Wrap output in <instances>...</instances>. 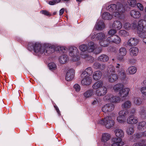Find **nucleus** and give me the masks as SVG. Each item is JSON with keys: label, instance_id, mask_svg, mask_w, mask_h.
<instances>
[{"label": "nucleus", "instance_id": "obj_26", "mask_svg": "<svg viewBox=\"0 0 146 146\" xmlns=\"http://www.w3.org/2000/svg\"><path fill=\"white\" fill-rule=\"evenodd\" d=\"M103 85L102 81L99 80L95 82L92 85V87L93 89L97 90L102 87Z\"/></svg>", "mask_w": 146, "mask_h": 146}, {"label": "nucleus", "instance_id": "obj_44", "mask_svg": "<svg viewBox=\"0 0 146 146\" xmlns=\"http://www.w3.org/2000/svg\"><path fill=\"white\" fill-rule=\"evenodd\" d=\"M128 113V111L126 110H125L120 111L119 113V115L123 117H125L126 119V117Z\"/></svg>", "mask_w": 146, "mask_h": 146}, {"label": "nucleus", "instance_id": "obj_29", "mask_svg": "<svg viewBox=\"0 0 146 146\" xmlns=\"http://www.w3.org/2000/svg\"><path fill=\"white\" fill-rule=\"evenodd\" d=\"M129 51L131 56H136L138 54L139 50L137 48L134 47L130 48Z\"/></svg>", "mask_w": 146, "mask_h": 146}, {"label": "nucleus", "instance_id": "obj_48", "mask_svg": "<svg viewBox=\"0 0 146 146\" xmlns=\"http://www.w3.org/2000/svg\"><path fill=\"white\" fill-rule=\"evenodd\" d=\"M124 28L126 30H129L131 29V25L128 22H126L123 25Z\"/></svg>", "mask_w": 146, "mask_h": 146}, {"label": "nucleus", "instance_id": "obj_39", "mask_svg": "<svg viewBox=\"0 0 146 146\" xmlns=\"http://www.w3.org/2000/svg\"><path fill=\"white\" fill-rule=\"evenodd\" d=\"M137 128L139 130H144L146 129V122L142 121L139 122L137 126Z\"/></svg>", "mask_w": 146, "mask_h": 146}, {"label": "nucleus", "instance_id": "obj_9", "mask_svg": "<svg viewBox=\"0 0 146 146\" xmlns=\"http://www.w3.org/2000/svg\"><path fill=\"white\" fill-rule=\"evenodd\" d=\"M104 99L115 104L119 103L121 100V98L119 96H114L110 94H108L104 96Z\"/></svg>", "mask_w": 146, "mask_h": 146}, {"label": "nucleus", "instance_id": "obj_32", "mask_svg": "<svg viewBox=\"0 0 146 146\" xmlns=\"http://www.w3.org/2000/svg\"><path fill=\"white\" fill-rule=\"evenodd\" d=\"M130 14L132 17L136 19L139 18L141 16L139 12L135 10L131 11Z\"/></svg>", "mask_w": 146, "mask_h": 146}, {"label": "nucleus", "instance_id": "obj_6", "mask_svg": "<svg viewBox=\"0 0 146 146\" xmlns=\"http://www.w3.org/2000/svg\"><path fill=\"white\" fill-rule=\"evenodd\" d=\"M108 68V71L111 72V73L108 76L107 78L109 82L113 83L118 80V76L117 74L112 73V72L115 73V68L113 67V66L110 65L109 66Z\"/></svg>", "mask_w": 146, "mask_h": 146}, {"label": "nucleus", "instance_id": "obj_15", "mask_svg": "<svg viewBox=\"0 0 146 146\" xmlns=\"http://www.w3.org/2000/svg\"><path fill=\"white\" fill-rule=\"evenodd\" d=\"M111 137L110 135L108 133H104L102 134L101 140L104 143V145L107 146L110 144V142H107L110 139Z\"/></svg>", "mask_w": 146, "mask_h": 146}, {"label": "nucleus", "instance_id": "obj_59", "mask_svg": "<svg viewBox=\"0 0 146 146\" xmlns=\"http://www.w3.org/2000/svg\"><path fill=\"white\" fill-rule=\"evenodd\" d=\"M144 140H143L141 142H139L138 146H146V144L144 142Z\"/></svg>", "mask_w": 146, "mask_h": 146}, {"label": "nucleus", "instance_id": "obj_52", "mask_svg": "<svg viewBox=\"0 0 146 146\" xmlns=\"http://www.w3.org/2000/svg\"><path fill=\"white\" fill-rule=\"evenodd\" d=\"M135 137V139H137L139 138L143 137L142 136V132L140 133H137L136 134H134L133 135Z\"/></svg>", "mask_w": 146, "mask_h": 146}, {"label": "nucleus", "instance_id": "obj_34", "mask_svg": "<svg viewBox=\"0 0 146 146\" xmlns=\"http://www.w3.org/2000/svg\"><path fill=\"white\" fill-rule=\"evenodd\" d=\"M102 76V73L100 71H96L94 72L93 74V78L95 80H99L101 78Z\"/></svg>", "mask_w": 146, "mask_h": 146}, {"label": "nucleus", "instance_id": "obj_51", "mask_svg": "<svg viewBox=\"0 0 146 146\" xmlns=\"http://www.w3.org/2000/svg\"><path fill=\"white\" fill-rule=\"evenodd\" d=\"M100 98L98 97L95 98L92 103V105L93 106L97 105L100 102Z\"/></svg>", "mask_w": 146, "mask_h": 146}, {"label": "nucleus", "instance_id": "obj_28", "mask_svg": "<svg viewBox=\"0 0 146 146\" xmlns=\"http://www.w3.org/2000/svg\"><path fill=\"white\" fill-rule=\"evenodd\" d=\"M105 27L103 22L102 21L98 20L95 26V28L98 30H101Z\"/></svg>", "mask_w": 146, "mask_h": 146}, {"label": "nucleus", "instance_id": "obj_1", "mask_svg": "<svg viewBox=\"0 0 146 146\" xmlns=\"http://www.w3.org/2000/svg\"><path fill=\"white\" fill-rule=\"evenodd\" d=\"M28 50L31 51L33 48L36 55H49L55 51V45L48 43L42 45L38 42H30L28 45Z\"/></svg>", "mask_w": 146, "mask_h": 146}, {"label": "nucleus", "instance_id": "obj_20", "mask_svg": "<svg viewBox=\"0 0 146 146\" xmlns=\"http://www.w3.org/2000/svg\"><path fill=\"white\" fill-rule=\"evenodd\" d=\"M109 37H111L110 38L111 43H114L116 44H119L121 42V38L117 35H115L113 36H110Z\"/></svg>", "mask_w": 146, "mask_h": 146}, {"label": "nucleus", "instance_id": "obj_13", "mask_svg": "<svg viewBox=\"0 0 146 146\" xmlns=\"http://www.w3.org/2000/svg\"><path fill=\"white\" fill-rule=\"evenodd\" d=\"M90 37L92 39H94L95 37L100 41L105 39L106 35L104 33H100L96 34V33H92L90 35Z\"/></svg>", "mask_w": 146, "mask_h": 146}, {"label": "nucleus", "instance_id": "obj_7", "mask_svg": "<svg viewBox=\"0 0 146 146\" xmlns=\"http://www.w3.org/2000/svg\"><path fill=\"white\" fill-rule=\"evenodd\" d=\"M80 49L82 51L81 53L82 54H86L85 52L87 50L88 52H93L95 49V46L94 43L92 42H90L88 43V47L85 44H82L79 46Z\"/></svg>", "mask_w": 146, "mask_h": 146}, {"label": "nucleus", "instance_id": "obj_42", "mask_svg": "<svg viewBox=\"0 0 146 146\" xmlns=\"http://www.w3.org/2000/svg\"><path fill=\"white\" fill-rule=\"evenodd\" d=\"M137 70V68L135 67L131 66L129 67L127 70V71L129 72V74H133L136 72Z\"/></svg>", "mask_w": 146, "mask_h": 146}, {"label": "nucleus", "instance_id": "obj_38", "mask_svg": "<svg viewBox=\"0 0 146 146\" xmlns=\"http://www.w3.org/2000/svg\"><path fill=\"white\" fill-rule=\"evenodd\" d=\"M98 60L102 62H105L108 60L109 57L105 54H102L99 57Z\"/></svg>", "mask_w": 146, "mask_h": 146}, {"label": "nucleus", "instance_id": "obj_25", "mask_svg": "<svg viewBox=\"0 0 146 146\" xmlns=\"http://www.w3.org/2000/svg\"><path fill=\"white\" fill-rule=\"evenodd\" d=\"M114 133L116 138H121L124 137V133L123 131L121 129H115L114 131Z\"/></svg>", "mask_w": 146, "mask_h": 146}, {"label": "nucleus", "instance_id": "obj_35", "mask_svg": "<svg viewBox=\"0 0 146 146\" xmlns=\"http://www.w3.org/2000/svg\"><path fill=\"white\" fill-rule=\"evenodd\" d=\"M82 58L85 59L86 60L89 61L90 62H92L94 61L93 58L90 56L87 55L86 54H82V53L80 54Z\"/></svg>", "mask_w": 146, "mask_h": 146}, {"label": "nucleus", "instance_id": "obj_55", "mask_svg": "<svg viewBox=\"0 0 146 146\" xmlns=\"http://www.w3.org/2000/svg\"><path fill=\"white\" fill-rule=\"evenodd\" d=\"M74 88L76 92H78L80 91V86L78 84H75L74 86Z\"/></svg>", "mask_w": 146, "mask_h": 146}, {"label": "nucleus", "instance_id": "obj_46", "mask_svg": "<svg viewBox=\"0 0 146 146\" xmlns=\"http://www.w3.org/2000/svg\"><path fill=\"white\" fill-rule=\"evenodd\" d=\"M126 120L125 117H123L119 115L117 118V121L120 123H124L125 122Z\"/></svg>", "mask_w": 146, "mask_h": 146}, {"label": "nucleus", "instance_id": "obj_61", "mask_svg": "<svg viewBox=\"0 0 146 146\" xmlns=\"http://www.w3.org/2000/svg\"><path fill=\"white\" fill-rule=\"evenodd\" d=\"M135 112V108H132L131 110L130 114H134Z\"/></svg>", "mask_w": 146, "mask_h": 146}, {"label": "nucleus", "instance_id": "obj_12", "mask_svg": "<svg viewBox=\"0 0 146 146\" xmlns=\"http://www.w3.org/2000/svg\"><path fill=\"white\" fill-rule=\"evenodd\" d=\"M127 50L124 47H121L119 48L117 58L120 61H123L124 60V57L126 55Z\"/></svg>", "mask_w": 146, "mask_h": 146}, {"label": "nucleus", "instance_id": "obj_2", "mask_svg": "<svg viewBox=\"0 0 146 146\" xmlns=\"http://www.w3.org/2000/svg\"><path fill=\"white\" fill-rule=\"evenodd\" d=\"M128 6L126 5L123 6V5L117 3V5L112 4L108 6L107 8L109 11L111 13L117 18L120 19L121 14L125 11L129 10Z\"/></svg>", "mask_w": 146, "mask_h": 146}, {"label": "nucleus", "instance_id": "obj_10", "mask_svg": "<svg viewBox=\"0 0 146 146\" xmlns=\"http://www.w3.org/2000/svg\"><path fill=\"white\" fill-rule=\"evenodd\" d=\"M81 77L82 79L81 84L83 86H88L92 83V78L89 76H86L81 74Z\"/></svg>", "mask_w": 146, "mask_h": 146}, {"label": "nucleus", "instance_id": "obj_56", "mask_svg": "<svg viewBox=\"0 0 146 146\" xmlns=\"http://www.w3.org/2000/svg\"><path fill=\"white\" fill-rule=\"evenodd\" d=\"M137 6L138 8L141 11H143V7L141 3H138L137 4Z\"/></svg>", "mask_w": 146, "mask_h": 146}, {"label": "nucleus", "instance_id": "obj_41", "mask_svg": "<svg viewBox=\"0 0 146 146\" xmlns=\"http://www.w3.org/2000/svg\"><path fill=\"white\" fill-rule=\"evenodd\" d=\"M133 103L135 105L139 106L142 103L141 99L139 97H135L133 99Z\"/></svg>", "mask_w": 146, "mask_h": 146}, {"label": "nucleus", "instance_id": "obj_3", "mask_svg": "<svg viewBox=\"0 0 146 146\" xmlns=\"http://www.w3.org/2000/svg\"><path fill=\"white\" fill-rule=\"evenodd\" d=\"M137 29L139 37L142 38L143 42L146 43V21L143 20L139 21Z\"/></svg>", "mask_w": 146, "mask_h": 146}, {"label": "nucleus", "instance_id": "obj_33", "mask_svg": "<svg viewBox=\"0 0 146 146\" xmlns=\"http://www.w3.org/2000/svg\"><path fill=\"white\" fill-rule=\"evenodd\" d=\"M140 110L139 111L140 117L143 119L146 118V110L145 107L141 106L140 107Z\"/></svg>", "mask_w": 146, "mask_h": 146}, {"label": "nucleus", "instance_id": "obj_58", "mask_svg": "<svg viewBox=\"0 0 146 146\" xmlns=\"http://www.w3.org/2000/svg\"><path fill=\"white\" fill-rule=\"evenodd\" d=\"M102 50V48L101 47H99L97 49H96V50L95 51L96 54H98L101 52Z\"/></svg>", "mask_w": 146, "mask_h": 146}, {"label": "nucleus", "instance_id": "obj_19", "mask_svg": "<svg viewBox=\"0 0 146 146\" xmlns=\"http://www.w3.org/2000/svg\"><path fill=\"white\" fill-rule=\"evenodd\" d=\"M138 121V118L133 115L129 116L127 119V122L129 124H136Z\"/></svg>", "mask_w": 146, "mask_h": 146}, {"label": "nucleus", "instance_id": "obj_24", "mask_svg": "<svg viewBox=\"0 0 146 146\" xmlns=\"http://www.w3.org/2000/svg\"><path fill=\"white\" fill-rule=\"evenodd\" d=\"M111 37L109 36L106 39L105 38V39L100 41L99 43L100 46L103 47H106L108 46L111 43L110 41Z\"/></svg>", "mask_w": 146, "mask_h": 146}, {"label": "nucleus", "instance_id": "obj_30", "mask_svg": "<svg viewBox=\"0 0 146 146\" xmlns=\"http://www.w3.org/2000/svg\"><path fill=\"white\" fill-rule=\"evenodd\" d=\"M131 106V102L129 100L125 101L121 105L122 108L123 109L126 110L130 108Z\"/></svg>", "mask_w": 146, "mask_h": 146}, {"label": "nucleus", "instance_id": "obj_37", "mask_svg": "<svg viewBox=\"0 0 146 146\" xmlns=\"http://www.w3.org/2000/svg\"><path fill=\"white\" fill-rule=\"evenodd\" d=\"M134 127L133 125L128 126L126 130V132L128 135H131L134 132Z\"/></svg>", "mask_w": 146, "mask_h": 146}, {"label": "nucleus", "instance_id": "obj_50", "mask_svg": "<svg viewBox=\"0 0 146 146\" xmlns=\"http://www.w3.org/2000/svg\"><path fill=\"white\" fill-rule=\"evenodd\" d=\"M127 2L129 5L132 7H134L136 4V0H127Z\"/></svg>", "mask_w": 146, "mask_h": 146}, {"label": "nucleus", "instance_id": "obj_63", "mask_svg": "<svg viewBox=\"0 0 146 146\" xmlns=\"http://www.w3.org/2000/svg\"><path fill=\"white\" fill-rule=\"evenodd\" d=\"M131 25V28L132 29H135L137 27V25L135 23H133Z\"/></svg>", "mask_w": 146, "mask_h": 146}, {"label": "nucleus", "instance_id": "obj_17", "mask_svg": "<svg viewBox=\"0 0 146 146\" xmlns=\"http://www.w3.org/2000/svg\"><path fill=\"white\" fill-rule=\"evenodd\" d=\"M75 72L74 69H71L69 70L66 73L65 79L67 81L72 80L74 77Z\"/></svg>", "mask_w": 146, "mask_h": 146}, {"label": "nucleus", "instance_id": "obj_64", "mask_svg": "<svg viewBox=\"0 0 146 146\" xmlns=\"http://www.w3.org/2000/svg\"><path fill=\"white\" fill-rule=\"evenodd\" d=\"M142 134L143 137L146 138V131L142 132Z\"/></svg>", "mask_w": 146, "mask_h": 146}, {"label": "nucleus", "instance_id": "obj_4", "mask_svg": "<svg viewBox=\"0 0 146 146\" xmlns=\"http://www.w3.org/2000/svg\"><path fill=\"white\" fill-rule=\"evenodd\" d=\"M98 123L104 126L107 129H110L113 127L115 125V121L111 117L106 116L103 119H100L98 121Z\"/></svg>", "mask_w": 146, "mask_h": 146}, {"label": "nucleus", "instance_id": "obj_62", "mask_svg": "<svg viewBox=\"0 0 146 146\" xmlns=\"http://www.w3.org/2000/svg\"><path fill=\"white\" fill-rule=\"evenodd\" d=\"M64 8H62L59 11V15H62L64 12Z\"/></svg>", "mask_w": 146, "mask_h": 146}, {"label": "nucleus", "instance_id": "obj_31", "mask_svg": "<svg viewBox=\"0 0 146 146\" xmlns=\"http://www.w3.org/2000/svg\"><path fill=\"white\" fill-rule=\"evenodd\" d=\"M93 73V71L92 68L90 67H88L82 72L81 74H83L86 76H92Z\"/></svg>", "mask_w": 146, "mask_h": 146}, {"label": "nucleus", "instance_id": "obj_21", "mask_svg": "<svg viewBox=\"0 0 146 146\" xmlns=\"http://www.w3.org/2000/svg\"><path fill=\"white\" fill-rule=\"evenodd\" d=\"M129 91L130 89L128 88H123L119 92V94L121 97L124 98L128 95Z\"/></svg>", "mask_w": 146, "mask_h": 146}, {"label": "nucleus", "instance_id": "obj_45", "mask_svg": "<svg viewBox=\"0 0 146 146\" xmlns=\"http://www.w3.org/2000/svg\"><path fill=\"white\" fill-rule=\"evenodd\" d=\"M119 35L122 37H126L129 35V33L125 30H120L119 32Z\"/></svg>", "mask_w": 146, "mask_h": 146}, {"label": "nucleus", "instance_id": "obj_5", "mask_svg": "<svg viewBox=\"0 0 146 146\" xmlns=\"http://www.w3.org/2000/svg\"><path fill=\"white\" fill-rule=\"evenodd\" d=\"M55 51H58L60 54H63L62 56H60L59 58V60L60 63L62 64H64L66 63L68 60V58L65 53L66 51L65 47L60 46H55Z\"/></svg>", "mask_w": 146, "mask_h": 146}, {"label": "nucleus", "instance_id": "obj_11", "mask_svg": "<svg viewBox=\"0 0 146 146\" xmlns=\"http://www.w3.org/2000/svg\"><path fill=\"white\" fill-rule=\"evenodd\" d=\"M120 66V65L119 64H117L115 66L116 69H115V72L117 71L119 72V75L120 77V78L121 79V81L124 83L125 80L126 82L127 80V78H126V75L125 73V71L124 70H121L119 71V69ZM113 67L115 68L114 66Z\"/></svg>", "mask_w": 146, "mask_h": 146}, {"label": "nucleus", "instance_id": "obj_54", "mask_svg": "<svg viewBox=\"0 0 146 146\" xmlns=\"http://www.w3.org/2000/svg\"><path fill=\"white\" fill-rule=\"evenodd\" d=\"M140 91L142 94L146 96V86L141 87Z\"/></svg>", "mask_w": 146, "mask_h": 146}, {"label": "nucleus", "instance_id": "obj_23", "mask_svg": "<svg viewBox=\"0 0 146 146\" xmlns=\"http://www.w3.org/2000/svg\"><path fill=\"white\" fill-rule=\"evenodd\" d=\"M112 28L118 31L120 30L122 27L121 23L119 21H114L112 25Z\"/></svg>", "mask_w": 146, "mask_h": 146}, {"label": "nucleus", "instance_id": "obj_57", "mask_svg": "<svg viewBox=\"0 0 146 146\" xmlns=\"http://www.w3.org/2000/svg\"><path fill=\"white\" fill-rule=\"evenodd\" d=\"M129 62L131 64H134L136 63L137 60L135 58H131L129 60Z\"/></svg>", "mask_w": 146, "mask_h": 146}, {"label": "nucleus", "instance_id": "obj_16", "mask_svg": "<svg viewBox=\"0 0 146 146\" xmlns=\"http://www.w3.org/2000/svg\"><path fill=\"white\" fill-rule=\"evenodd\" d=\"M139 42L138 39L136 38H131L128 40L126 44L128 46L132 47L137 45Z\"/></svg>", "mask_w": 146, "mask_h": 146}, {"label": "nucleus", "instance_id": "obj_14", "mask_svg": "<svg viewBox=\"0 0 146 146\" xmlns=\"http://www.w3.org/2000/svg\"><path fill=\"white\" fill-rule=\"evenodd\" d=\"M112 143L111 144V146H122L124 144L121 138H113L112 139Z\"/></svg>", "mask_w": 146, "mask_h": 146}, {"label": "nucleus", "instance_id": "obj_22", "mask_svg": "<svg viewBox=\"0 0 146 146\" xmlns=\"http://www.w3.org/2000/svg\"><path fill=\"white\" fill-rule=\"evenodd\" d=\"M107 88L105 86H102L99 90H96V94L98 96H103L107 93Z\"/></svg>", "mask_w": 146, "mask_h": 146}, {"label": "nucleus", "instance_id": "obj_40", "mask_svg": "<svg viewBox=\"0 0 146 146\" xmlns=\"http://www.w3.org/2000/svg\"><path fill=\"white\" fill-rule=\"evenodd\" d=\"M124 87L123 85L121 84L118 83L114 86L113 89L116 92H119Z\"/></svg>", "mask_w": 146, "mask_h": 146}, {"label": "nucleus", "instance_id": "obj_49", "mask_svg": "<svg viewBox=\"0 0 146 146\" xmlns=\"http://www.w3.org/2000/svg\"><path fill=\"white\" fill-rule=\"evenodd\" d=\"M117 32V31L114 29H111L108 32V34L110 36H113Z\"/></svg>", "mask_w": 146, "mask_h": 146}, {"label": "nucleus", "instance_id": "obj_60", "mask_svg": "<svg viewBox=\"0 0 146 146\" xmlns=\"http://www.w3.org/2000/svg\"><path fill=\"white\" fill-rule=\"evenodd\" d=\"M40 12L42 14L46 15H49V14L48 12L46 11H40Z\"/></svg>", "mask_w": 146, "mask_h": 146}, {"label": "nucleus", "instance_id": "obj_18", "mask_svg": "<svg viewBox=\"0 0 146 146\" xmlns=\"http://www.w3.org/2000/svg\"><path fill=\"white\" fill-rule=\"evenodd\" d=\"M114 108V105L111 103L107 104L104 106L102 108L103 112H110L113 111Z\"/></svg>", "mask_w": 146, "mask_h": 146}, {"label": "nucleus", "instance_id": "obj_47", "mask_svg": "<svg viewBox=\"0 0 146 146\" xmlns=\"http://www.w3.org/2000/svg\"><path fill=\"white\" fill-rule=\"evenodd\" d=\"M48 66L50 69L52 71L54 70L56 68V64L53 62L49 63L48 64Z\"/></svg>", "mask_w": 146, "mask_h": 146}, {"label": "nucleus", "instance_id": "obj_27", "mask_svg": "<svg viewBox=\"0 0 146 146\" xmlns=\"http://www.w3.org/2000/svg\"><path fill=\"white\" fill-rule=\"evenodd\" d=\"M94 95V92L92 89H88L83 94L85 98L87 99L91 97Z\"/></svg>", "mask_w": 146, "mask_h": 146}, {"label": "nucleus", "instance_id": "obj_36", "mask_svg": "<svg viewBox=\"0 0 146 146\" xmlns=\"http://www.w3.org/2000/svg\"><path fill=\"white\" fill-rule=\"evenodd\" d=\"M93 67L96 69H100V70H103L105 67V65L104 64H100L98 62H95L93 64Z\"/></svg>", "mask_w": 146, "mask_h": 146}, {"label": "nucleus", "instance_id": "obj_43", "mask_svg": "<svg viewBox=\"0 0 146 146\" xmlns=\"http://www.w3.org/2000/svg\"><path fill=\"white\" fill-rule=\"evenodd\" d=\"M102 18L105 20L111 19L112 18V16L109 13L106 12H104L102 15Z\"/></svg>", "mask_w": 146, "mask_h": 146}, {"label": "nucleus", "instance_id": "obj_8", "mask_svg": "<svg viewBox=\"0 0 146 146\" xmlns=\"http://www.w3.org/2000/svg\"><path fill=\"white\" fill-rule=\"evenodd\" d=\"M70 56L72 57V60L74 61L78 60L79 59V52L77 48L75 46H71L69 49Z\"/></svg>", "mask_w": 146, "mask_h": 146}, {"label": "nucleus", "instance_id": "obj_53", "mask_svg": "<svg viewBox=\"0 0 146 146\" xmlns=\"http://www.w3.org/2000/svg\"><path fill=\"white\" fill-rule=\"evenodd\" d=\"M51 1H49L48 4L51 5H53L56 3H58L60 2V0H51Z\"/></svg>", "mask_w": 146, "mask_h": 146}]
</instances>
